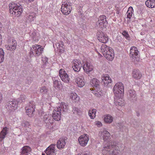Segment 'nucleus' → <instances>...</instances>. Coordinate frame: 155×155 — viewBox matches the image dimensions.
I'll return each mask as SVG.
<instances>
[{
    "label": "nucleus",
    "mask_w": 155,
    "mask_h": 155,
    "mask_svg": "<svg viewBox=\"0 0 155 155\" xmlns=\"http://www.w3.org/2000/svg\"><path fill=\"white\" fill-rule=\"evenodd\" d=\"M82 67L84 71L87 74L92 71L94 68L93 66L88 61L84 62Z\"/></svg>",
    "instance_id": "nucleus-14"
},
{
    "label": "nucleus",
    "mask_w": 155,
    "mask_h": 155,
    "mask_svg": "<svg viewBox=\"0 0 155 155\" xmlns=\"http://www.w3.org/2000/svg\"><path fill=\"white\" fill-rule=\"evenodd\" d=\"M139 51L137 48L134 46L132 47L130 50V55L132 60L135 62L140 60Z\"/></svg>",
    "instance_id": "nucleus-5"
},
{
    "label": "nucleus",
    "mask_w": 155,
    "mask_h": 155,
    "mask_svg": "<svg viewBox=\"0 0 155 155\" xmlns=\"http://www.w3.org/2000/svg\"><path fill=\"white\" fill-rule=\"evenodd\" d=\"M31 82V81L30 80L28 82V84H30Z\"/></svg>",
    "instance_id": "nucleus-52"
},
{
    "label": "nucleus",
    "mask_w": 155,
    "mask_h": 155,
    "mask_svg": "<svg viewBox=\"0 0 155 155\" xmlns=\"http://www.w3.org/2000/svg\"><path fill=\"white\" fill-rule=\"evenodd\" d=\"M55 150H51L49 148H47L45 152L47 155H55Z\"/></svg>",
    "instance_id": "nucleus-37"
},
{
    "label": "nucleus",
    "mask_w": 155,
    "mask_h": 155,
    "mask_svg": "<svg viewBox=\"0 0 155 155\" xmlns=\"http://www.w3.org/2000/svg\"><path fill=\"white\" fill-rule=\"evenodd\" d=\"M59 73V76L62 81L67 83L69 82L70 78L68 74L64 69H60Z\"/></svg>",
    "instance_id": "nucleus-8"
},
{
    "label": "nucleus",
    "mask_w": 155,
    "mask_h": 155,
    "mask_svg": "<svg viewBox=\"0 0 155 155\" xmlns=\"http://www.w3.org/2000/svg\"><path fill=\"white\" fill-rule=\"evenodd\" d=\"M4 60V52L3 49L0 48V63L2 62Z\"/></svg>",
    "instance_id": "nucleus-38"
},
{
    "label": "nucleus",
    "mask_w": 155,
    "mask_h": 155,
    "mask_svg": "<svg viewBox=\"0 0 155 155\" xmlns=\"http://www.w3.org/2000/svg\"><path fill=\"white\" fill-rule=\"evenodd\" d=\"M119 146L116 145L115 142L104 143L101 149L103 155H117L120 151Z\"/></svg>",
    "instance_id": "nucleus-1"
},
{
    "label": "nucleus",
    "mask_w": 155,
    "mask_h": 155,
    "mask_svg": "<svg viewBox=\"0 0 155 155\" xmlns=\"http://www.w3.org/2000/svg\"><path fill=\"white\" fill-rule=\"evenodd\" d=\"M35 0H28V2H31L34 1Z\"/></svg>",
    "instance_id": "nucleus-51"
},
{
    "label": "nucleus",
    "mask_w": 155,
    "mask_h": 155,
    "mask_svg": "<svg viewBox=\"0 0 155 155\" xmlns=\"http://www.w3.org/2000/svg\"><path fill=\"white\" fill-rule=\"evenodd\" d=\"M107 53V54H111L112 53H114L113 49L111 48H110V49L108 50Z\"/></svg>",
    "instance_id": "nucleus-49"
},
{
    "label": "nucleus",
    "mask_w": 155,
    "mask_h": 155,
    "mask_svg": "<svg viewBox=\"0 0 155 155\" xmlns=\"http://www.w3.org/2000/svg\"><path fill=\"white\" fill-rule=\"evenodd\" d=\"M61 11L63 14L65 15L69 14L72 9V7L70 4L67 2H64L61 6Z\"/></svg>",
    "instance_id": "nucleus-6"
},
{
    "label": "nucleus",
    "mask_w": 155,
    "mask_h": 155,
    "mask_svg": "<svg viewBox=\"0 0 155 155\" xmlns=\"http://www.w3.org/2000/svg\"><path fill=\"white\" fill-rule=\"evenodd\" d=\"M31 150V148L28 146H25L22 148L21 154L22 155H27L28 153Z\"/></svg>",
    "instance_id": "nucleus-26"
},
{
    "label": "nucleus",
    "mask_w": 155,
    "mask_h": 155,
    "mask_svg": "<svg viewBox=\"0 0 155 155\" xmlns=\"http://www.w3.org/2000/svg\"><path fill=\"white\" fill-rule=\"evenodd\" d=\"M89 140V137L86 134L81 135L78 138V140L80 145L82 146H85L87 144Z\"/></svg>",
    "instance_id": "nucleus-13"
},
{
    "label": "nucleus",
    "mask_w": 155,
    "mask_h": 155,
    "mask_svg": "<svg viewBox=\"0 0 155 155\" xmlns=\"http://www.w3.org/2000/svg\"><path fill=\"white\" fill-rule=\"evenodd\" d=\"M7 128L5 127L4 128L0 133V141L2 140L5 138L7 133Z\"/></svg>",
    "instance_id": "nucleus-28"
},
{
    "label": "nucleus",
    "mask_w": 155,
    "mask_h": 155,
    "mask_svg": "<svg viewBox=\"0 0 155 155\" xmlns=\"http://www.w3.org/2000/svg\"><path fill=\"white\" fill-rule=\"evenodd\" d=\"M122 34L127 40H129L130 37L127 31L125 30L124 31L122 32Z\"/></svg>",
    "instance_id": "nucleus-44"
},
{
    "label": "nucleus",
    "mask_w": 155,
    "mask_h": 155,
    "mask_svg": "<svg viewBox=\"0 0 155 155\" xmlns=\"http://www.w3.org/2000/svg\"><path fill=\"white\" fill-rule=\"evenodd\" d=\"M104 56L107 60L110 61H112L114 59V53H112L111 54H107V53H106L105 55H104Z\"/></svg>",
    "instance_id": "nucleus-36"
},
{
    "label": "nucleus",
    "mask_w": 155,
    "mask_h": 155,
    "mask_svg": "<svg viewBox=\"0 0 155 155\" xmlns=\"http://www.w3.org/2000/svg\"><path fill=\"white\" fill-rule=\"evenodd\" d=\"M121 96H116V97L114 98V103L115 105L121 106L124 105V100L119 97Z\"/></svg>",
    "instance_id": "nucleus-23"
},
{
    "label": "nucleus",
    "mask_w": 155,
    "mask_h": 155,
    "mask_svg": "<svg viewBox=\"0 0 155 155\" xmlns=\"http://www.w3.org/2000/svg\"><path fill=\"white\" fill-rule=\"evenodd\" d=\"M101 137L103 138L104 140L105 141L109 139L110 137V133L106 130L104 129L101 131L99 133Z\"/></svg>",
    "instance_id": "nucleus-16"
},
{
    "label": "nucleus",
    "mask_w": 155,
    "mask_h": 155,
    "mask_svg": "<svg viewBox=\"0 0 155 155\" xmlns=\"http://www.w3.org/2000/svg\"><path fill=\"white\" fill-rule=\"evenodd\" d=\"M113 118L111 115L107 114L104 117V122L110 124L113 121Z\"/></svg>",
    "instance_id": "nucleus-33"
},
{
    "label": "nucleus",
    "mask_w": 155,
    "mask_h": 155,
    "mask_svg": "<svg viewBox=\"0 0 155 155\" xmlns=\"http://www.w3.org/2000/svg\"><path fill=\"white\" fill-rule=\"evenodd\" d=\"M74 80L77 86L79 87H82L85 85V82L83 75L76 76Z\"/></svg>",
    "instance_id": "nucleus-10"
},
{
    "label": "nucleus",
    "mask_w": 155,
    "mask_h": 155,
    "mask_svg": "<svg viewBox=\"0 0 155 155\" xmlns=\"http://www.w3.org/2000/svg\"><path fill=\"white\" fill-rule=\"evenodd\" d=\"M43 120L47 126H49L50 125L52 124L53 123L54 120L51 115L46 114L44 116Z\"/></svg>",
    "instance_id": "nucleus-18"
},
{
    "label": "nucleus",
    "mask_w": 155,
    "mask_h": 155,
    "mask_svg": "<svg viewBox=\"0 0 155 155\" xmlns=\"http://www.w3.org/2000/svg\"><path fill=\"white\" fill-rule=\"evenodd\" d=\"M43 48L40 45H35L31 48L29 52L30 56L32 57L33 56H38L40 55L43 51Z\"/></svg>",
    "instance_id": "nucleus-3"
},
{
    "label": "nucleus",
    "mask_w": 155,
    "mask_h": 155,
    "mask_svg": "<svg viewBox=\"0 0 155 155\" xmlns=\"http://www.w3.org/2000/svg\"><path fill=\"white\" fill-rule=\"evenodd\" d=\"M16 46L17 42L16 41L13 39L12 43L8 45H6L5 47L8 50L13 51L15 49Z\"/></svg>",
    "instance_id": "nucleus-22"
},
{
    "label": "nucleus",
    "mask_w": 155,
    "mask_h": 155,
    "mask_svg": "<svg viewBox=\"0 0 155 155\" xmlns=\"http://www.w3.org/2000/svg\"><path fill=\"white\" fill-rule=\"evenodd\" d=\"M42 155H45V153H42Z\"/></svg>",
    "instance_id": "nucleus-54"
},
{
    "label": "nucleus",
    "mask_w": 155,
    "mask_h": 155,
    "mask_svg": "<svg viewBox=\"0 0 155 155\" xmlns=\"http://www.w3.org/2000/svg\"><path fill=\"white\" fill-rule=\"evenodd\" d=\"M22 125V126L24 127L25 128H26L27 127L28 129V130L30 131V128L29 127L30 126V124L29 122L24 121L22 122L21 124Z\"/></svg>",
    "instance_id": "nucleus-40"
},
{
    "label": "nucleus",
    "mask_w": 155,
    "mask_h": 155,
    "mask_svg": "<svg viewBox=\"0 0 155 155\" xmlns=\"http://www.w3.org/2000/svg\"><path fill=\"white\" fill-rule=\"evenodd\" d=\"M128 98L130 101L135 100L136 99V95L135 91L133 90L130 89L128 91L127 93Z\"/></svg>",
    "instance_id": "nucleus-19"
},
{
    "label": "nucleus",
    "mask_w": 155,
    "mask_h": 155,
    "mask_svg": "<svg viewBox=\"0 0 155 155\" xmlns=\"http://www.w3.org/2000/svg\"><path fill=\"white\" fill-rule=\"evenodd\" d=\"M2 95L0 94V103L1 102V101H2Z\"/></svg>",
    "instance_id": "nucleus-50"
},
{
    "label": "nucleus",
    "mask_w": 155,
    "mask_h": 155,
    "mask_svg": "<svg viewBox=\"0 0 155 155\" xmlns=\"http://www.w3.org/2000/svg\"><path fill=\"white\" fill-rule=\"evenodd\" d=\"M96 111L95 109H93L89 110L88 114L91 119H93L95 117Z\"/></svg>",
    "instance_id": "nucleus-35"
},
{
    "label": "nucleus",
    "mask_w": 155,
    "mask_h": 155,
    "mask_svg": "<svg viewBox=\"0 0 155 155\" xmlns=\"http://www.w3.org/2000/svg\"><path fill=\"white\" fill-rule=\"evenodd\" d=\"M95 124L98 127H100L102 125V124L101 122L99 121H96L95 122Z\"/></svg>",
    "instance_id": "nucleus-47"
},
{
    "label": "nucleus",
    "mask_w": 155,
    "mask_h": 155,
    "mask_svg": "<svg viewBox=\"0 0 155 155\" xmlns=\"http://www.w3.org/2000/svg\"><path fill=\"white\" fill-rule=\"evenodd\" d=\"M132 76L134 79L138 80L141 78L142 74L139 70L135 69L132 72Z\"/></svg>",
    "instance_id": "nucleus-24"
},
{
    "label": "nucleus",
    "mask_w": 155,
    "mask_h": 155,
    "mask_svg": "<svg viewBox=\"0 0 155 155\" xmlns=\"http://www.w3.org/2000/svg\"><path fill=\"white\" fill-rule=\"evenodd\" d=\"M6 108L11 110L16 109L18 107L17 102L15 101H9L6 104Z\"/></svg>",
    "instance_id": "nucleus-17"
},
{
    "label": "nucleus",
    "mask_w": 155,
    "mask_h": 155,
    "mask_svg": "<svg viewBox=\"0 0 155 155\" xmlns=\"http://www.w3.org/2000/svg\"><path fill=\"white\" fill-rule=\"evenodd\" d=\"M55 144H51L48 148H49V149H51V150H55Z\"/></svg>",
    "instance_id": "nucleus-48"
},
{
    "label": "nucleus",
    "mask_w": 155,
    "mask_h": 155,
    "mask_svg": "<svg viewBox=\"0 0 155 155\" xmlns=\"http://www.w3.org/2000/svg\"><path fill=\"white\" fill-rule=\"evenodd\" d=\"M102 79L105 86H107L111 82L112 80L108 74H105L102 77Z\"/></svg>",
    "instance_id": "nucleus-21"
},
{
    "label": "nucleus",
    "mask_w": 155,
    "mask_h": 155,
    "mask_svg": "<svg viewBox=\"0 0 155 155\" xmlns=\"http://www.w3.org/2000/svg\"><path fill=\"white\" fill-rule=\"evenodd\" d=\"M91 154L89 152L87 151L85 152L83 154L82 153H79L76 155H91Z\"/></svg>",
    "instance_id": "nucleus-46"
},
{
    "label": "nucleus",
    "mask_w": 155,
    "mask_h": 155,
    "mask_svg": "<svg viewBox=\"0 0 155 155\" xmlns=\"http://www.w3.org/2000/svg\"><path fill=\"white\" fill-rule=\"evenodd\" d=\"M53 81L54 87L56 88H60V82L58 81V80L54 79Z\"/></svg>",
    "instance_id": "nucleus-42"
},
{
    "label": "nucleus",
    "mask_w": 155,
    "mask_h": 155,
    "mask_svg": "<svg viewBox=\"0 0 155 155\" xmlns=\"http://www.w3.org/2000/svg\"><path fill=\"white\" fill-rule=\"evenodd\" d=\"M61 109L60 108H55L53 111L52 117L56 121H59L61 117Z\"/></svg>",
    "instance_id": "nucleus-11"
},
{
    "label": "nucleus",
    "mask_w": 155,
    "mask_h": 155,
    "mask_svg": "<svg viewBox=\"0 0 155 155\" xmlns=\"http://www.w3.org/2000/svg\"><path fill=\"white\" fill-rule=\"evenodd\" d=\"M35 15L34 12L30 13L26 15V19L27 22H31L33 21Z\"/></svg>",
    "instance_id": "nucleus-31"
},
{
    "label": "nucleus",
    "mask_w": 155,
    "mask_h": 155,
    "mask_svg": "<svg viewBox=\"0 0 155 155\" xmlns=\"http://www.w3.org/2000/svg\"><path fill=\"white\" fill-rule=\"evenodd\" d=\"M35 108V103L33 101H31L25 107L26 113L29 117H31L33 115Z\"/></svg>",
    "instance_id": "nucleus-7"
},
{
    "label": "nucleus",
    "mask_w": 155,
    "mask_h": 155,
    "mask_svg": "<svg viewBox=\"0 0 155 155\" xmlns=\"http://www.w3.org/2000/svg\"><path fill=\"white\" fill-rule=\"evenodd\" d=\"M78 109L76 107H73V110L72 111L73 112L74 114H78Z\"/></svg>",
    "instance_id": "nucleus-45"
},
{
    "label": "nucleus",
    "mask_w": 155,
    "mask_h": 155,
    "mask_svg": "<svg viewBox=\"0 0 155 155\" xmlns=\"http://www.w3.org/2000/svg\"><path fill=\"white\" fill-rule=\"evenodd\" d=\"M70 98L75 102H77L79 101V97H78L75 93H72L70 94Z\"/></svg>",
    "instance_id": "nucleus-32"
},
{
    "label": "nucleus",
    "mask_w": 155,
    "mask_h": 155,
    "mask_svg": "<svg viewBox=\"0 0 155 155\" xmlns=\"http://www.w3.org/2000/svg\"><path fill=\"white\" fill-rule=\"evenodd\" d=\"M124 91V86L121 82L117 83L114 87L113 92L116 96H122Z\"/></svg>",
    "instance_id": "nucleus-4"
},
{
    "label": "nucleus",
    "mask_w": 155,
    "mask_h": 155,
    "mask_svg": "<svg viewBox=\"0 0 155 155\" xmlns=\"http://www.w3.org/2000/svg\"><path fill=\"white\" fill-rule=\"evenodd\" d=\"M111 48L110 47L107 46L106 45L103 44H102L101 47V52L103 55H105L107 53V52Z\"/></svg>",
    "instance_id": "nucleus-27"
},
{
    "label": "nucleus",
    "mask_w": 155,
    "mask_h": 155,
    "mask_svg": "<svg viewBox=\"0 0 155 155\" xmlns=\"http://www.w3.org/2000/svg\"><path fill=\"white\" fill-rule=\"evenodd\" d=\"M48 91V88L46 86L42 87L40 89V92L42 94H46Z\"/></svg>",
    "instance_id": "nucleus-41"
},
{
    "label": "nucleus",
    "mask_w": 155,
    "mask_h": 155,
    "mask_svg": "<svg viewBox=\"0 0 155 155\" xmlns=\"http://www.w3.org/2000/svg\"><path fill=\"white\" fill-rule=\"evenodd\" d=\"M64 46V43L63 41H60L57 44L56 46L57 48H59V50H61L62 48H63V46Z\"/></svg>",
    "instance_id": "nucleus-43"
},
{
    "label": "nucleus",
    "mask_w": 155,
    "mask_h": 155,
    "mask_svg": "<svg viewBox=\"0 0 155 155\" xmlns=\"http://www.w3.org/2000/svg\"><path fill=\"white\" fill-rule=\"evenodd\" d=\"M133 12L134 10L133 8L132 7H129L126 14L127 18L130 19L132 16V14L133 13Z\"/></svg>",
    "instance_id": "nucleus-34"
},
{
    "label": "nucleus",
    "mask_w": 155,
    "mask_h": 155,
    "mask_svg": "<svg viewBox=\"0 0 155 155\" xmlns=\"http://www.w3.org/2000/svg\"><path fill=\"white\" fill-rule=\"evenodd\" d=\"M45 60H46V61H47L48 59V58H45Z\"/></svg>",
    "instance_id": "nucleus-53"
},
{
    "label": "nucleus",
    "mask_w": 155,
    "mask_h": 155,
    "mask_svg": "<svg viewBox=\"0 0 155 155\" xmlns=\"http://www.w3.org/2000/svg\"><path fill=\"white\" fill-rule=\"evenodd\" d=\"M82 67L81 63L78 60L73 61L72 68L76 72H79Z\"/></svg>",
    "instance_id": "nucleus-15"
},
{
    "label": "nucleus",
    "mask_w": 155,
    "mask_h": 155,
    "mask_svg": "<svg viewBox=\"0 0 155 155\" xmlns=\"http://www.w3.org/2000/svg\"><path fill=\"white\" fill-rule=\"evenodd\" d=\"M66 138V137H64L60 138L58 141L57 147L58 149H61L64 147L67 142Z\"/></svg>",
    "instance_id": "nucleus-20"
},
{
    "label": "nucleus",
    "mask_w": 155,
    "mask_h": 155,
    "mask_svg": "<svg viewBox=\"0 0 155 155\" xmlns=\"http://www.w3.org/2000/svg\"><path fill=\"white\" fill-rule=\"evenodd\" d=\"M97 36L99 41L102 43H106L108 41V37L102 32H98L97 33Z\"/></svg>",
    "instance_id": "nucleus-12"
},
{
    "label": "nucleus",
    "mask_w": 155,
    "mask_h": 155,
    "mask_svg": "<svg viewBox=\"0 0 155 155\" xmlns=\"http://www.w3.org/2000/svg\"><path fill=\"white\" fill-rule=\"evenodd\" d=\"M57 108H60L61 109V112H67L69 109L68 106L64 103H62L59 107Z\"/></svg>",
    "instance_id": "nucleus-30"
},
{
    "label": "nucleus",
    "mask_w": 155,
    "mask_h": 155,
    "mask_svg": "<svg viewBox=\"0 0 155 155\" xmlns=\"http://www.w3.org/2000/svg\"><path fill=\"white\" fill-rule=\"evenodd\" d=\"M91 84L94 88H96L97 90L100 87V82L96 78H93L91 80Z\"/></svg>",
    "instance_id": "nucleus-25"
},
{
    "label": "nucleus",
    "mask_w": 155,
    "mask_h": 155,
    "mask_svg": "<svg viewBox=\"0 0 155 155\" xmlns=\"http://www.w3.org/2000/svg\"><path fill=\"white\" fill-rule=\"evenodd\" d=\"M26 97L25 95L21 94L20 97L17 99V103H21L22 102L25 101Z\"/></svg>",
    "instance_id": "nucleus-39"
},
{
    "label": "nucleus",
    "mask_w": 155,
    "mask_h": 155,
    "mask_svg": "<svg viewBox=\"0 0 155 155\" xmlns=\"http://www.w3.org/2000/svg\"><path fill=\"white\" fill-rule=\"evenodd\" d=\"M107 23L106 16L104 15H102L99 17L98 21L96 22V24L97 26L103 28L106 26Z\"/></svg>",
    "instance_id": "nucleus-9"
},
{
    "label": "nucleus",
    "mask_w": 155,
    "mask_h": 155,
    "mask_svg": "<svg viewBox=\"0 0 155 155\" xmlns=\"http://www.w3.org/2000/svg\"><path fill=\"white\" fill-rule=\"evenodd\" d=\"M9 12L12 15L18 17L23 12L22 6L19 4L12 3L9 5Z\"/></svg>",
    "instance_id": "nucleus-2"
},
{
    "label": "nucleus",
    "mask_w": 155,
    "mask_h": 155,
    "mask_svg": "<svg viewBox=\"0 0 155 155\" xmlns=\"http://www.w3.org/2000/svg\"><path fill=\"white\" fill-rule=\"evenodd\" d=\"M145 4L148 7L153 8L155 7V0H147L145 2Z\"/></svg>",
    "instance_id": "nucleus-29"
}]
</instances>
